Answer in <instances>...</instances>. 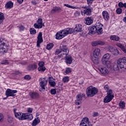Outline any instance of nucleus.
<instances>
[{
    "label": "nucleus",
    "instance_id": "6e6d98bb",
    "mask_svg": "<svg viewBox=\"0 0 126 126\" xmlns=\"http://www.w3.org/2000/svg\"><path fill=\"white\" fill-rule=\"evenodd\" d=\"M104 88L105 90H108V89H109V86L106 85L105 86H104Z\"/></svg>",
    "mask_w": 126,
    "mask_h": 126
},
{
    "label": "nucleus",
    "instance_id": "7c9ffc66",
    "mask_svg": "<svg viewBox=\"0 0 126 126\" xmlns=\"http://www.w3.org/2000/svg\"><path fill=\"white\" fill-rule=\"evenodd\" d=\"M110 40H112L113 41H116L117 42L120 40V37L116 35L110 36Z\"/></svg>",
    "mask_w": 126,
    "mask_h": 126
},
{
    "label": "nucleus",
    "instance_id": "4c0bfd02",
    "mask_svg": "<svg viewBox=\"0 0 126 126\" xmlns=\"http://www.w3.org/2000/svg\"><path fill=\"white\" fill-rule=\"evenodd\" d=\"M7 121L8 123H12L13 122V117L10 115H7Z\"/></svg>",
    "mask_w": 126,
    "mask_h": 126
},
{
    "label": "nucleus",
    "instance_id": "a18cd8bd",
    "mask_svg": "<svg viewBox=\"0 0 126 126\" xmlns=\"http://www.w3.org/2000/svg\"><path fill=\"white\" fill-rule=\"evenodd\" d=\"M8 63H9V62H8V60H3L1 62V64H8Z\"/></svg>",
    "mask_w": 126,
    "mask_h": 126
},
{
    "label": "nucleus",
    "instance_id": "864d4df0",
    "mask_svg": "<svg viewBox=\"0 0 126 126\" xmlns=\"http://www.w3.org/2000/svg\"><path fill=\"white\" fill-rule=\"evenodd\" d=\"M32 111H33V109L32 108H29L28 109V112L29 113H32Z\"/></svg>",
    "mask_w": 126,
    "mask_h": 126
},
{
    "label": "nucleus",
    "instance_id": "20e7f679",
    "mask_svg": "<svg viewBox=\"0 0 126 126\" xmlns=\"http://www.w3.org/2000/svg\"><path fill=\"white\" fill-rule=\"evenodd\" d=\"M120 68L126 69V58H120L117 60V64H115L113 66L114 70H119Z\"/></svg>",
    "mask_w": 126,
    "mask_h": 126
},
{
    "label": "nucleus",
    "instance_id": "393cba45",
    "mask_svg": "<svg viewBox=\"0 0 126 126\" xmlns=\"http://www.w3.org/2000/svg\"><path fill=\"white\" fill-rule=\"evenodd\" d=\"M12 7H13V2L10 0L7 2L5 4L4 8L6 9H11Z\"/></svg>",
    "mask_w": 126,
    "mask_h": 126
},
{
    "label": "nucleus",
    "instance_id": "8fccbe9b",
    "mask_svg": "<svg viewBox=\"0 0 126 126\" xmlns=\"http://www.w3.org/2000/svg\"><path fill=\"white\" fill-rule=\"evenodd\" d=\"M3 121V115L0 114V122Z\"/></svg>",
    "mask_w": 126,
    "mask_h": 126
},
{
    "label": "nucleus",
    "instance_id": "3c124183",
    "mask_svg": "<svg viewBox=\"0 0 126 126\" xmlns=\"http://www.w3.org/2000/svg\"><path fill=\"white\" fill-rule=\"evenodd\" d=\"M94 0H87L88 4H92V2H93Z\"/></svg>",
    "mask_w": 126,
    "mask_h": 126
},
{
    "label": "nucleus",
    "instance_id": "bb28decb",
    "mask_svg": "<svg viewBox=\"0 0 126 126\" xmlns=\"http://www.w3.org/2000/svg\"><path fill=\"white\" fill-rule=\"evenodd\" d=\"M81 32L82 31V25L78 24L76 25L74 30H73V32Z\"/></svg>",
    "mask_w": 126,
    "mask_h": 126
},
{
    "label": "nucleus",
    "instance_id": "aec40b11",
    "mask_svg": "<svg viewBox=\"0 0 126 126\" xmlns=\"http://www.w3.org/2000/svg\"><path fill=\"white\" fill-rule=\"evenodd\" d=\"M30 96L32 99H38L40 97V94L37 92H31Z\"/></svg>",
    "mask_w": 126,
    "mask_h": 126
},
{
    "label": "nucleus",
    "instance_id": "ea45409f",
    "mask_svg": "<svg viewBox=\"0 0 126 126\" xmlns=\"http://www.w3.org/2000/svg\"><path fill=\"white\" fill-rule=\"evenodd\" d=\"M118 6H119V7H125V8H126V3H123V2H120L118 3Z\"/></svg>",
    "mask_w": 126,
    "mask_h": 126
},
{
    "label": "nucleus",
    "instance_id": "9b49d317",
    "mask_svg": "<svg viewBox=\"0 0 126 126\" xmlns=\"http://www.w3.org/2000/svg\"><path fill=\"white\" fill-rule=\"evenodd\" d=\"M33 26L35 29H42L45 27V25L43 23V19L39 18L36 21V23L34 24Z\"/></svg>",
    "mask_w": 126,
    "mask_h": 126
},
{
    "label": "nucleus",
    "instance_id": "0eeeda50",
    "mask_svg": "<svg viewBox=\"0 0 126 126\" xmlns=\"http://www.w3.org/2000/svg\"><path fill=\"white\" fill-rule=\"evenodd\" d=\"M100 57H101V50L99 48H95L93 52V57L92 58L94 64L99 63V58Z\"/></svg>",
    "mask_w": 126,
    "mask_h": 126
},
{
    "label": "nucleus",
    "instance_id": "a211bd4d",
    "mask_svg": "<svg viewBox=\"0 0 126 126\" xmlns=\"http://www.w3.org/2000/svg\"><path fill=\"white\" fill-rule=\"evenodd\" d=\"M38 67L37 68L40 72H44L46 70V66H45V62L40 61L38 63Z\"/></svg>",
    "mask_w": 126,
    "mask_h": 126
},
{
    "label": "nucleus",
    "instance_id": "09e8293b",
    "mask_svg": "<svg viewBox=\"0 0 126 126\" xmlns=\"http://www.w3.org/2000/svg\"><path fill=\"white\" fill-rule=\"evenodd\" d=\"M79 15H80V12L76 11V12L74 13V16H75L76 17H77L79 16Z\"/></svg>",
    "mask_w": 126,
    "mask_h": 126
},
{
    "label": "nucleus",
    "instance_id": "473e14b6",
    "mask_svg": "<svg viewBox=\"0 0 126 126\" xmlns=\"http://www.w3.org/2000/svg\"><path fill=\"white\" fill-rule=\"evenodd\" d=\"M119 105L121 109H125L126 107V102H125V101H120Z\"/></svg>",
    "mask_w": 126,
    "mask_h": 126
},
{
    "label": "nucleus",
    "instance_id": "f704fd0d",
    "mask_svg": "<svg viewBox=\"0 0 126 126\" xmlns=\"http://www.w3.org/2000/svg\"><path fill=\"white\" fill-rule=\"evenodd\" d=\"M3 20H4V15L0 12V25L3 22Z\"/></svg>",
    "mask_w": 126,
    "mask_h": 126
},
{
    "label": "nucleus",
    "instance_id": "37998d69",
    "mask_svg": "<svg viewBox=\"0 0 126 126\" xmlns=\"http://www.w3.org/2000/svg\"><path fill=\"white\" fill-rule=\"evenodd\" d=\"M122 12H123V9H122V8H121V7L118 8L116 9V13L117 14H121V13H122Z\"/></svg>",
    "mask_w": 126,
    "mask_h": 126
},
{
    "label": "nucleus",
    "instance_id": "4468645a",
    "mask_svg": "<svg viewBox=\"0 0 126 126\" xmlns=\"http://www.w3.org/2000/svg\"><path fill=\"white\" fill-rule=\"evenodd\" d=\"M37 40L36 42V47L37 48H41L40 44L43 43V33L42 32H39L37 37Z\"/></svg>",
    "mask_w": 126,
    "mask_h": 126
},
{
    "label": "nucleus",
    "instance_id": "f8f14e48",
    "mask_svg": "<svg viewBox=\"0 0 126 126\" xmlns=\"http://www.w3.org/2000/svg\"><path fill=\"white\" fill-rule=\"evenodd\" d=\"M48 84V80L46 78H41L39 79V84L42 90H45L46 86Z\"/></svg>",
    "mask_w": 126,
    "mask_h": 126
},
{
    "label": "nucleus",
    "instance_id": "412c9836",
    "mask_svg": "<svg viewBox=\"0 0 126 126\" xmlns=\"http://www.w3.org/2000/svg\"><path fill=\"white\" fill-rule=\"evenodd\" d=\"M99 70L102 75H108V73H109V71L106 67H100L99 68Z\"/></svg>",
    "mask_w": 126,
    "mask_h": 126
},
{
    "label": "nucleus",
    "instance_id": "bf43d9fd",
    "mask_svg": "<svg viewBox=\"0 0 126 126\" xmlns=\"http://www.w3.org/2000/svg\"><path fill=\"white\" fill-rule=\"evenodd\" d=\"M123 20L124 22H126V17H124Z\"/></svg>",
    "mask_w": 126,
    "mask_h": 126
},
{
    "label": "nucleus",
    "instance_id": "680f3d73",
    "mask_svg": "<svg viewBox=\"0 0 126 126\" xmlns=\"http://www.w3.org/2000/svg\"><path fill=\"white\" fill-rule=\"evenodd\" d=\"M44 1H48V0H44Z\"/></svg>",
    "mask_w": 126,
    "mask_h": 126
},
{
    "label": "nucleus",
    "instance_id": "c756f323",
    "mask_svg": "<svg viewBox=\"0 0 126 126\" xmlns=\"http://www.w3.org/2000/svg\"><path fill=\"white\" fill-rule=\"evenodd\" d=\"M48 82L51 86H52V87H54V86H56V82L54 81V79H53L52 78L49 77Z\"/></svg>",
    "mask_w": 126,
    "mask_h": 126
},
{
    "label": "nucleus",
    "instance_id": "2f4dec72",
    "mask_svg": "<svg viewBox=\"0 0 126 126\" xmlns=\"http://www.w3.org/2000/svg\"><path fill=\"white\" fill-rule=\"evenodd\" d=\"M40 123V119H38V118H37V119H35L32 124V126H37L39 123Z\"/></svg>",
    "mask_w": 126,
    "mask_h": 126
},
{
    "label": "nucleus",
    "instance_id": "2eb2a0df",
    "mask_svg": "<svg viewBox=\"0 0 126 126\" xmlns=\"http://www.w3.org/2000/svg\"><path fill=\"white\" fill-rule=\"evenodd\" d=\"M16 93H17V90H12L10 89H7L5 91V95L7 97H14L16 95L14 94Z\"/></svg>",
    "mask_w": 126,
    "mask_h": 126
},
{
    "label": "nucleus",
    "instance_id": "5fc2aeb1",
    "mask_svg": "<svg viewBox=\"0 0 126 126\" xmlns=\"http://www.w3.org/2000/svg\"><path fill=\"white\" fill-rule=\"evenodd\" d=\"M97 116H98V112H94L93 113V116L94 117H97Z\"/></svg>",
    "mask_w": 126,
    "mask_h": 126
},
{
    "label": "nucleus",
    "instance_id": "603ef678",
    "mask_svg": "<svg viewBox=\"0 0 126 126\" xmlns=\"http://www.w3.org/2000/svg\"><path fill=\"white\" fill-rule=\"evenodd\" d=\"M121 50H122V51H123V52H124V53L126 54V48H125V46H123V47L122 48H121Z\"/></svg>",
    "mask_w": 126,
    "mask_h": 126
},
{
    "label": "nucleus",
    "instance_id": "de8ad7c7",
    "mask_svg": "<svg viewBox=\"0 0 126 126\" xmlns=\"http://www.w3.org/2000/svg\"><path fill=\"white\" fill-rule=\"evenodd\" d=\"M24 79L27 80H30V79H31V77L29 75H27L24 77Z\"/></svg>",
    "mask_w": 126,
    "mask_h": 126
},
{
    "label": "nucleus",
    "instance_id": "b1692460",
    "mask_svg": "<svg viewBox=\"0 0 126 126\" xmlns=\"http://www.w3.org/2000/svg\"><path fill=\"white\" fill-rule=\"evenodd\" d=\"M102 16L103 17V19L105 20V21H108L109 19H110V15H109V13L107 11H103L102 13Z\"/></svg>",
    "mask_w": 126,
    "mask_h": 126
},
{
    "label": "nucleus",
    "instance_id": "49530a36",
    "mask_svg": "<svg viewBox=\"0 0 126 126\" xmlns=\"http://www.w3.org/2000/svg\"><path fill=\"white\" fill-rule=\"evenodd\" d=\"M116 46H117V47H118L119 48H120V49H121L124 47V45L122 44V43H117L116 44Z\"/></svg>",
    "mask_w": 126,
    "mask_h": 126
},
{
    "label": "nucleus",
    "instance_id": "e433bc0d",
    "mask_svg": "<svg viewBox=\"0 0 126 126\" xmlns=\"http://www.w3.org/2000/svg\"><path fill=\"white\" fill-rule=\"evenodd\" d=\"M71 72V68L70 67H67L65 69V71L64 72L65 75L66 74H69Z\"/></svg>",
    "mask_w": 126,
    "mask_h": 126
},
{
    "label": "nucleus",
    "instance_id": "72a5a7b5",
    "mask_svg": "<svg viewBox=\"0 0 126 126\" xmlns=\"http://www.w3.org/2000/svg\"><path fill=\"white\" fill-rule=\"evenodd\" d=\"M54 48V43H48L46 46L47 50H52Z\"/></svg>",
    "mask_w": 126,
    "mask_h": 126
},
{
    "label": "nucleus",
    "instance_id": "4be33fe9",
    "mask_svg": "<svg viewBox=\"0 0 126 126\" xmlns=\"http://www.w3.org/2000/svg\"><path fill=\"white\" fill-rule=\"evenodd\" d=\"M104 44H105V42L102 41L101 40L95 41L92 43V46H93V47H95L99 45H100V46H104Z\"/></svg>",
    "mask_w": 126,
    "mask_h": 126
},
{
    "label": "nucleus",
    "instance_id": "f257e3e1",
    "mask_svg": "<svg viewBox=\"0 0 126 126\" xmlns=\"http://www.w3.org/2000/svg\"><path fill=\"white\" fill-rule=\"evenodd\" d=\"M69 53V49H68V47L66 45H62V46H60V49H56L55 54L59 55L58 57L59 59L65 57V63L66 64H71L73 59L71 56H66ZM60 54H61L60 55Z\"/></svg>",
    "mask_w": 126,
    "mask_h": 126
},
{
    "label": "nucleus",
    "instance_id": "79ce46f5",
    "mask_svg": "<svg viewBox=\"0 0 126 126\" xmlns=\"http://www.w3.org/2000/svg\"><path fill=\"white\" fill-rule=\"evenodd\" d=\"M17 27L19 28V31L20 32L24 31V30H25V27H24L23 25H19Z\"/></svg>",
    "mask_w": 126,
    "mask_h": 126
},
{
    "label": "nucleus",
    "instance_id": "4d7b16f0",
    "mask_svg": "<svg viewBox=\"0 0 126 126\" xmlns=\"http://www.w3.org/2000/svg\"><path fill=\"white\" fill-rule=\"evenodd\" d=\"M32 3L34 5H36V4H37V2H36L35 1H32Z\"/></svg>",
    "mask_w": 126,
    "mask_h": 126
},
{
    "label": "nucleus",
    "instance_id": "dca6fc26",
    "mask_svg": "<svg viewBox=\"0 0 126 126\" xmlns=\"http://www.w3.org/2000/svg\"><path fill=\"white\" fill-rule=\"evenodd\" d=\"M95 28L97 31V33L98 35H101L103 34V25L100 23H96L95 24Z\"/></svg>",
    "mask_w": 126,
    "mask_h": 126
},
{
    "label": "nucleus",
    "instance_id": "39448f33",
    "mask_svg": "<svg viewBox=\"0 0 126 126\" xmlns=\"http://www.w3.org/2000/svg\"><path fill=\"white\" fill-rule=\"evenodd\" d=\"M87 97H94L98 93V89L92 86H89L86 91Z\"/></svg>",
    "mask_w": 126,
    "mask_h": 126
},
{
    "label": "nucleus",
    "instance_id": "58836bf2",
    "mask_svg": "<svg viewBox=\"0 0 126 126\" xmlns=\"http://www.w3.org/2000/svg\"><path fill=\"white\" fill-rule=\"evenodd\" d=\"M63 81L64 83H67L69 81V77L68 76H65L63 78Z\"/></svg>",
    "mask_w": 126,
    "mask_h": 126
},
{
    "label": "nucleus",
    "instance_id": "13d9d810",
    "mask_svg": "<svg viewBox=\"0 0 126 126\" xmlns=\"http://www.w3.org/2000/svg\"><path fill=\"white\" fill-rule=\"evenodd\" d=\"M16 74L18 75V74H21V73L19 71H17L16 72Z\"/></svg>",
    "mask_w": 126,
    "mask_h": 126
},
{
    "label": "nucleus",
    "instance_id": "5701e85b",
    "mask_svg": "<svg viewBox=\"0 0 126 126\" xmlns=\"http://www.w3.org/2000/svg\"><path fill=\"white\" fill-rule=\"evenodd\" d=\"M37 67H38L37 63H34L33 64L29 65L27 67V70H29L30 71L31 70H35V69H37Z\"/></svg>",
    "mask_w": 126,
    "mask_h": 126
},
{
    "label": "nucleus",
    "instance_id": "6ab92c4d",
    "mask_svg": "<svg viewBox=\"0 0 126 126\" xmlns=\"http://www.w3.org/2000/svg\"><path fill=\"white\" fill-rule=\"evenodd\" d=\"M108 51L112 53V55L114 56H118L119 55V50L116 48H114L112 46H109L108 48Z\"/></svg>",
    "mask_w": 126,
    "mask_h": 126
},
{
    "label": "nucleus",
    "instance_id": "6e6552de",
    "mask_svg": "<svg viewBox=\"0 0 126 126\" xmlns=\"http://www.w3.org/2000/svg\"><path fill=\"white\" fill-rule=\"evenodd\" d=\"M110 58H111V55L109 53L104 54L101 59V63L102 64L107 66L108 68H110L111 66V63L110 61Z\"/></svg>",
    "mask_w": 126,
    "mask_h": 126
},
{
    "label": "nucleus",
    "instance_id": "a878e982",
    "mask_svg": "<svg viewBox=\"0 0 126 126\" xmlns=\"http://www.w3.org/2000/svg\"><path fill=\"white\" fill-rule=\"evenodd\" d=\"M62 12V8L60 7L55 6L53 7L51 10V13L54 14L57 12Z\"/></svg>",
    "mask_w": 126,
    "mask_h": 126
},
{
    "label": "nucleus",
    "instance_id": "1a4fd4ad",
    "mask_svg": "<svg viewBox=\"0 0 126 126\" xmlns=\"http://www.w3.org/2000/svg\"><path fill=\"white\" fill-rule=\"evenodd\" d=\"M82 8L85 9L84 11H81V13L83 16H85V15L89 16V15H91L93 8L90 5L83 6Z\"/></svg>",
    "mask_w": 126,
    "mask_h": 126
},
{
    "label": "nucleus",
    "instance_id": "f3484780",
    "mask_svg": "<svg viewBox=\"0 0 126 126\" xmlns=\"http://www.w3.org/2000/svg\"><path fill=\"white\" fill-rule=\"evenodd\" d=\"M90 122L87 117L84 118L80 124V126H93L92 124H89Z\"/></svg>",
    "mask_w": 126,
    "mask_h": 126
},
{
    "label": "nucleus",
    "instance_id": "c03bdc74",
    "mask_svg": "<svg viewBox=\"0 0 126 126\" xmlns=\"http://www.w3.org/2000/svg\"><path fill=\"white\" fill-rule=\"evenodd\" d=\"M50 93L52 95H56L57 93V90L55 89H51L50 90Z\"/></svg>",
    "mask_w": 126,
    "mask_h": 126
},
{
    "label": "nucleus",
    "instance_id": "c9c22d12",
    "mask_svg": "<svg viewBox=\"0 0 126 126\" xmlns=\"http://www.w3.org/2000/svg\"><path fill=\"white\" fill-rule=\"evenodd\" d=\"M64 6H66V7H68V8H72V9H77L78 8L76 6H71L68 4H64Z\"/></svg>",
    "mask_w": 126,
    "mask_h": 126
},
{
    "label": "nucleus",
    "instance_id": "cd10ccee",
    "mask_svg": "<svg viewBox=\"0 0 126 126\" xmlns=\"http://www.w3.org/2000/svg\"><path fill=\"white\" fill-rule=\"evenodd\" d=\"M89 35H91V34H95L96 32H97V30L96 29V27L94 26H91L89 28Z\"/></svg>",
    "mask_w": 126,
    "mask_h": 126
},
{
    "label": "nucleus",
    "instance_id": "ddd939ff",
    "mask_svg": "<svg viewBox=\"0 0 126 126\" xmlns=\"http://www.w3.org/2000/svg\"><path fill=\"white\" fill-rule=\"evenodd\" d=\"M86 97V95H85V94H80L77 95L76 97L77 99L75 101L76 105H80L81 101H82V98H85Z\"/></svg>",
    "mask_w": 126,
    "mask_h": 126
},
{
    "label": "nucleus",
    "instance_id": "c85d7f7f",
    "mask_svg": "<svg viewBox=\"0 0 126 126\" xmlns=\"http://www.w3.org/2000/svg\"><path fill=\"white\" fill-rule=\"evenodd\" d=\"M85 23L86 25H91L93 23V19L91 17H87L85 19Z\"/></svg>",
    "mask_w": 126,
    "mask_h": 126
},
{
    "label": "nucleus",
    "instance_id": "a19ab883",
    "mask_svg": "<svg viewBox=\"0 0 126 126\" xmlns=\"http://www.w3.org/2000/svg\"><path fill=\"white\" fill-rule=\"evenodd\" d=\"M30 33L34 35L37 33V31L34 28H31L30 29Z\"/></svg>",
    "mask_w": 126,
    "mask_h": 126
},
{
    "label": "nucleus",
    "instance_id": "423d86ee",
    "mask_svg": "<svg viewBox=\"0 0 126 126\" xmlns=\"http://www.w3.org/2000/svg\"><path fill=\"white\" fill-rule=\"evenodd\" d=\"M7 41L4 38H0V53L1 54H5L8 50L7 47H9Z\"/></svg>",
    "mask_w": 126,
    "mask_h": 126
},
{
    "label": "nucleus",
    "instance_id": "f03ea898",
    "mask_svg": "<svg viewBox=\"0 0 126 126\" xmlns=\"http://www.w3.org/2000/svg\"><path fill=\"white\" fill-rule=\"evenodd\" d=\"M17 109H13V113L16 119H18L20 121H24V120H28L31 121L33 119V115L30 113H23L22 112H17Z\"/></svg>",
    "mask_w": 126,
    "mask_h": 126
},
{
    "label": "nucleus",
    "instance_id": "052dcab7",
    "mask_svg": "<svg viewBox=\"0 0 126 126\" xmlns=\"http://www.w3.org/2000/svg\"><path fill=\"white\" fill-rule=\"evenodd\" d=\"M7 98H8V97H7V96H6V97H4V98H3V99H4V100H6V99H7Z\"/></svg>",
    "mask_w": 126,
    "mask_h": 126
},
{
    "label": "nucleus",
    "instance_id": "7ed1b4c3",
    "mask_svg": "<svg viewBox=\"0 0 126 126\" xmlns=\"http://www.w3.org/2000/svg\"><path fill=\"white\" fill-rule=\"evenodd\" d=\"M73 33V29L70 28H67L59 31L56 34V39L57 40H62L63 38H64L65 36H67L68 34H72Z\"/></svg>",
    "mask_w": 126,
    "mask_h": 126
},
{
    "label": "nucleus",
    "instance_id": "9d476101",
    "mask_svg": "<svg viewBox=\"0 0 126 126\" xmlns=\"http://www.w3.org/2000/svg\"><path fill=\"white\" fill-rule=\"evenodd\" d=\"M114 93L111 90H109L107 92V95L104 98V103H109L112 101V99H114Z\"/></svg>",
    "mask_w": 126,
    "mask_h": 126
}]
</instances>
